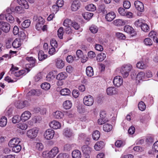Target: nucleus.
<instances>
[{
  "label": "nucleus",
  "mask_w": 158,
  "mask_h": 158,
  "mask_svg": "<svg viewBox=\"0 0 158 158\" xmlns=\"http://www.w3.org/2000/svg\"><path fill=\"white\" fill-rule=\"evenodd\" d=\"M126 21L122 19H118L114 20V24L117 26H121L124 25L126 23Z\"/></svg>",
  "instance_id": "obj_22"
},
{
  "label": "nucleus",
  "mask_w": 158,
  "mask_h": 158,
  "mask_svg": "<svg viewBox=\"0 0 158 158\" xmlns=\"http://www.w3.org/2000/svg\"><path fill=\"white\" fill-rule=\"evenodd\" d=\"M14 11V10L11 8H7L6 10V13L5 14L6 19L8 22L13 23L15 21L14 17L11 15V12Z\"/></svg>",
  "instance_id": "obj_2"
},
{
  "label": "nucleus",
  "mask_w": 158,
  "mask_h": 158,
  "mask_svg": "<svg viewBox=\"0 0 158 158\" xmlns=\"http://www.w3.org/2000/svg\"><path fill=\"white\" fill-rule=\"evenodd\" d=\"M71 91L67 88H65L61 90L60 91V94L64 96H68L70 95Z\"/></svg>",
  "instance_id": "obj_34"
},
{
  "label": "nucleus",
  "mask_w": 158,
  "mask_h": 158,
  "mask_svg": "<svg viewBox=\"0 0 158 158\" xmlns=\"http://www.w3.org/2000/svg\"><path fill=\"white\" fill-rule=\"evenodd\" d=\"M87 10L91 11H94L96 9L95 6L93 4H90L88 5L85 7Z\"/></svg>",
  "instance_id": "obj_32"
},
{
  "label": "nucleus",
  "mask_w": 158,
  "mask_h": 158,
  "mask_svg": "<svg viewBox=\"0 0 158 158\" xmlns=\"http://www.w3.org/2000/svg\"><path fill=\"white\" fill-rule=\"evenodd\" d=\"M138 106L139 110L141 111L144 110L146 107L145 103L143 101H141L139 103Z\"/></svg>",
  "instance_id": "obj_50"
},
{
  "label": "nucleus",
  "mask_w": 158,
  "mask_h": 158,
  "mask_svg": "<svg viewBox=\"0 0 158 158\" xmlns=\"http://www.w3.org/2000/svg\"><path fill=\"white\" fill-rule=\"evenodd\" d=\"M19 37H20V40H25L26 41L27 40V37L26 35L25 34V33L23 32H21L20 34H19Z\"/></svg>",
  "instance_id": "obj_61"
},
{
  "label": "nucleus",
  "mask_w": 158,
  "mask_h": 158,
  "mask_svg": "<svg viewBox=\"0 0 158 158\" xmlns=\"http://www.w3.org/2000/svg\"><path fill=\"white\" fill-rule=\"evenodd\" d=\"M89 30L93 33H96L98 31V28L95 25H92L90 27Z\"/></svg>",
  "instance_id": "obj_56"
},
{
  "label": "nucleus",
  "mask_w": 158,
  "mask_h": 158,
  "mask_svg": "<svg viewBox=\"0 0 158 158\" xmlns=\"http://www.w3.org/2000/svg\"><path fill=\"white\" fill-rule=\"evenodd\" d=\"M36 148L39 150L42 151L44 148L43 144L41 143H37L36 144Z\"/></svg>",
  "instance_id": "obj_62"
},
{
  "label": "nucleus",
  "mask_w": 158,
  "mask_h": 158,
  "mask_svg": "<svg viewBox=\"0 0 158 158\" xmlns=\"http://www.w3.org/2000/svg\"><path fill=\"white\" fill-rule=\"evenodd\" d=\"M134 5L135 8L139 11L143 12L144 10V6L143 3L139 1H135L134 2Z\"/></svg>",
  "instance_id": "obj_13"
},
{
  "label": "nucleus",
  "mask_w": 158,
  "mask_h": 158,
  "mask_svg": "<svg viewBox=\"0 0 158 158\" xmlns=\"http://www.w3.org/2000/svg\"><path fill=\"white\" fill-rule=\"evenodd\" d=\"M18 67L15 66L13 64H12L11 68L8 72V74L10 75L14 74L15 75V73L16 72V71L18 70Z\"/></svg>",
  "instance_id": "obj_37"
},
{
  "label": "nucleus",
  "mask_w": 158,
  "mask_h": 158,
  "mask_svg": "<svg viewBox=\"0 0 158 158\" xmlns=\"http://www.w3.org/2000/svg\"><path fill=\"white\" fill-rule=\"evenodd\" d=\"M50 44L52 47L57 48L58 46V44L56 41L55 39H52L50 40Z\"/></svg>",
  "instance_id": "obj_63"
},
{
  "label": "nucleus",
  "mask_w": 158,
  "mask_h": 158,
  "mask_svg": "<svg viewBox=\"0 0 158 158\" xmlns=\"http://www.w3.org/2000/svg\"><path fill=\"white\" fill-rule=\"evenodd\" d=\"M63 31V28L61 27L59 28L57 31V35L59 38L60 39H63V36L64 33Z\"/></svg>",
  "instance_id": "obj_44"
},
{
  "label": "nucleus",
  "mask_w": 158,
  "mask_h": 158,
  "mask_svg": "<svg viewBox=\"0 0 158 158\" xmlns=\"http://www.w3.org/2000/svg\"><path fill=\"white\" fill-rule=\"evenodd\" d=\"M59 7L56 5H54L52 6V9H51V11L53 13L56 14L59 10Z\"/></svg>",
  "instance_id": "obj_57"
},
{
  "label": "nucleus",
  "mask_w": 158,
  "mask_h": 158,
  "mask_svg": "<svg viewBox=\"0 0 158 158\" xmlns=\"http://www.w3.org/2000/svg\"><path fill=\"white\" fill-rule=\"evenodd\" d=\"M72 156L73 158H81V154L79 150H75L73 151Z\"/></svg>",
  "instance_id": "obj_27"
},
{
  "label": "nucleus",
  "mask_w": 158,
  "mask_h": 158,
  "mask_svg": "<svg viewBox=\"0 0 158 158\" xmlns=\"http://www.w3.org/2000/svg\"><path fill=\"white\" fill-rule=\"evenodd\" d=\"M12 38L8 39L6 41V47L7 48H10L12 46Z\"/></svg>",
  "instance_id": "obj_55"
},
{
  "label": "nucleus",
  "mask_w": 158,
  "mask_h": 158,
  "mask_svg": "<svg viewBox=\"0 0 158 158\" xmlns=\"http://www.w3.org/2000/svg\"><path fill=\"white\" fill-rule=\"evenodd\" d=\"M105 145V143L103 141L97 142L95 144L94 148L96 151H99L104 147Z\"/></svg>",
  "instance_id": "obj_19"
},
{
  "label": "nucleus",
  "mask_w": 158,
  "mask_h": 158,
  "mask_svg": "<svg viewBox=\"0 0 158 158\" xmlns=\"http://www.w3.org/2000/svg\"><path fill=\"white\" fill-rule=\"evenodd\" d=\"M17 2L19 4L23 6L26 9H27L29 7V5L26 0H17Z\"/></svg>",
  "instance_id": "obj_24"
},
{
  "label": "nucleus",
  "mask_w": 158,
  "mask_h": 158,
  "mask_svg": "<svg viewBox=\"0 0 158 158\" xmlns=\"http://www.w3.org/2000/svg\"><path fill=\"white\" fill-rule=\"evenodd\" d=\"M94 102L93 97L90 95L85 96L83 98L84 104L88 106H91L94 103Z\"/></svg>",
  "instance_id": "obj_3"
},
{
  "label": "nucleus",
  "mask_w": 158,
  "mask_h": 158,
  "mask_svg": "<svg viewBox=\"0 0 158 158\" xmlns=\"http://www.w3.org/2000/svg\"><path fill=\"white\" fill-rule=\"evenodd\" d=\"M38 131V130L36 128L31 129L27 131V135L30 138H35L36 136Z\"/></svg>",
  "instance_id": "obj_9"
},
{
  "label": "nucleus",
  "mask_w": 158,
  "mask_h": 158,
  "mask_svg": "<svg viewBox=\"0 0 158 158\" xmlns=\"http://www.w3.org/2000/svg\"><path fill=\"white\" fill-rule=\"evenodd\" d=\"M81 5L80 2L77 0H75L72 2L71 8L72 11H75L78 10Z\"/></svg>",
  "instance_id": "obj_10"
},
{
  "label": "nucleus",
  "mask_w": 158,
  "mask_h": 158,
  "mask_svg": "<svg viewBox=\"0 0 158 158\" xmlns=\"http://www.w3.org/2000/svg\"><path fill=\"white\" fill-rule=\"evenodd\" d=\"M116 15L114 12L111 11L107 14L105 16V19L108 22L112 21L115 17Z\"/></svg>",
  "instance_id": "obj_14"
},
{
  "label": "nucleus",
  "mask_w": 158,
  "mask_h": 158,
  "mask_svg": "<svg viewBox=\"0 0 158 158\" xmlns=\"http://www.w3.org/2000/svg\"><path fill=\"white\" fill-rule=\"evenodd\" d=\"M72 105V103L69 100H66L64 102L63 104L64 107L66 109H69L70 108Z\"/></svg>",
  "instance_id": "obj_28"
},
{
  "label": "nucleus",
  "mask_w": 158,
  "mask_h": 158,
  "mask_svg": "<svg viewBox=\"0 0 158 158\" xmlns=\"http://www.w3.org/2000/svg\"><path fill=\"white\" fill-rule=\"evenodd\" d=\"M20 142V139L18 138H15L11 139L8 143V145L10 147H12L16 143H19Z\"/></svg>",
  "instance_id": "obj_20"
},
{
  "label": "nucleus",
  "mask_w": 158,
  "mask_h": 158,
  "mask_svg": "<svg viewBox=\"0 0 158 158\" xmlns=\"http://www.w3.org/2000/svg\"><path fill=\"white\" fill-rule=\"evenodd\" d=\"M54 134V131L51 129H49L44 132V136L46 139L49 140L53 138Z\"/></svg>",
  "instance_id": "obj_6"
},
{
  "label": "nucleus",
  "mask_w": 158,
  "mask_h": 158,
  "mask_svg": "<svg viewBox=\"0 0 158 158\" xmlns=\"http://www.w3.org/2000/svg\"><path fill=\"white\" fill-rule=\"evenodd\" d=\"M132 66L130 64H124L121 67L120 72L124 78H127L129 75Z\"/></svg>",
  "instance_id": "obj_1"
},
{
  "label": "nucleus",
  "mask_w": 158,
  "mask_h": 158,
  "mask_svg": "<svg viewBox=\"0 0 158 158\" xmlns=\"http://www.w3.org/2000/svg\"><path fill=\"white\" fill-rule=\"evenodd\" d=\"M118 11L121 15L125 16L126 14V11L122 7H120L118 9Z\"/></svg>",
  "instance_id": "obj_60"
},
{
  "label": "nucleus",
  "mask_w": 158,
  "mask_h": 158,
  "mask_svg": "<svg viewBox=\"0 0 158 158\" xmlns=\"http://www.w3.org/2000/svg\"><path fill=\"white\" fill-rule=\"evenodd\" d=\"M21 120V117L16 115L14 116L12 118V122L13 123H19Z\"/></svg>",
  "instance_id": "obj_46"
},
{
  "label": "nucleus",
  "mask_w": 158,
  "mask_h": 158,
  "mask_svg": "<svg viewBox=\"0 0 158 158\" xmlns=\"http://www.w3.org/2000/svg\"><path fill=\"white\" fill-rule=\"evenodd\" d=\"M75 146H76L75 144H66L64 146V150L65 151H69Z\"/></svg>",
  "instance_id": "obj_33"
},
{
  "label": "nucleus",
  "mask_w": 158,
  "mask_h": 158,
  "mask_svg": "<svg viewBox=\"0 0 158 158\" xmlns=\"http://www.w3.org/2000/svg\"><path fill=\"white\" fill-rule=\"evenodd\" d=\"M125 145V143L121 140H117L115 143V145L118 148L121 147Z\"/></svg>",
  "instance_id": "obj_53"
},
{
  "label": "nucleus",
  "mask_w": 158,
  "mask_h": 158,
  "mask_svg": "<svg viewBox=\"0 0 158 158\" xmlns=\"http://www.w3.org/2000/svg\"><path fill=\"white\" fill-rule=\"evenodd\" d=\"M100 133L98 131L96 130L94 131L92 134V137L95 140H98L100 137Z\"/></svg>",
  "instance_id": "obj_35"
},
{
  "label": "nucleus",
  "mask_w": 158,
  "mask_h": 158,
  "mask_svg": "<svg viewBox=\"0 0 158 158\" xmlns=\"http://www.w3.org/2000/svg\"><path fill=\"white\" fill-rule=\"evenodd\" d=\"M38 56L40 61H43L47 58L48 55L46 54H45L43 51L40 50L38 53Z\"/></svg>",
  "instance_id": "obj_21"
},
{
  "label": "nucleus",
  "mask_w": 158,
  "mask_h": 158,
  "mask_svg": "<svg viewBox=\"0 0 158 158\" xmlns=\"http://www.w3.org/2000/svg\"><path fill=\"white\" fill-rule=\"evenodd\" d=\"M78 111L81 113H84L88 112L87 109H85V106H78L77 107Z\"/></svg>",
  "instance_id": "obj_41"
},
{
  "label": "nucleus",
  "mask_w": 158,
  "mask_h": 158,
  "mask_svg": "<svg viewBox=\"0 0 158 158\" xmlns=\"http://www.w3.org/2000/svg\"><path fill=\"white\" fill-rule=\"evenodd\" d=\"M67 74L65 72H62L58 74L56 76V79L59 80L65 79L67 77Z\"/></svg>",
  "instance_id": "obj_26"
},
{
  "label": "nucleus",
  "mask_w": 158,
  "mask_h": 158,
  "mask_svg": "<svg viewBox=\"0 0 158 158\" xmlns=\"http://www.w3.org/2000/svg\"><path fill=\"white\" fill-rule=\"evenodd\" d=\"M30 21L29 20L27 19L24 21L22 23V27L26 28L28 27L30 25Z\"/></svg>",
  "instance_id": "obj_45"
},
{
  "label": "nucleus",
  "mask_w": 158,
  "mask_h": 158,
  "mask_svg": "<svg viewBox=\"0 0 158 158\" xmlns=\"http://www.w3.org/2000/svg\"><path fill=\"white\" fill-rule=\"evenodd\" d=\"M0 28L5 33L8 32L10 29V25L8 23L3 21L0 22Z\"/></svg>",
  "instance_id": "obj_4"
},
{
  "label": "nucleus",
  "mask_w": 158,
  "mask_h": 158,
  "mask_svg": "<svg viewBox=\"0 0 158 158\" xmlns=\"http://www.w3.org/2000/svg\"><path fill=\"white\" fill-rule=\"evenodd\" d=\"M107 94L109 95H112L117 93V89L114 87H110L107 89Z\"/></svg>",
  "instance_id": "obj_16"
},
{
  "label": "nucleus",
  "mask_w": 158,
  "mask_h": 158,
  "mask_svg": "<svg viewBox=\"0 0 158 158\" xmlns=\"http://www.w3.org/2000/svg\"><path fill=\"white\" fill-rule=\"evenodd\" d=\"M144 43L147 46H151L152 44V40L149 38H145L144 40Z\"/></svg>",
  "instance_id": "obj_54"
},
{
  "label": "nucleus",
  "mask_w": 158,
  "mask_h": 158,
  "mask_svg": "<svg viewBox=\"0 0 158 158\" xmlns=\"http://www.w3.org/2000/svg\"><path fill=\"white\" fill-rule=\"evenodd\" d=\"M21 45V43L20 39L17 38L15 39L12 43V46L15 48H19Z\"/></svg>",
  "instance_id": "obj_23"
},
{
  "label": "nucleus",
  "mask_w": 158,
  "mask_h": 158,
  "mask_svg": "<svg viewBox=\"0 0 158 158\" xmlns=\"http://www.w3.org/2000/svg\"><path fill=\"white\" fill-rule=\"evenodd\" d=\"M31 114L29 111L24 112L21 115V118L22 121H25L28 120L31 117Z\"/></svg>",
  "instance_id": "obj_15"
},
{
  "label": "nucleus",
  "mask_w": 158,
  "mask_h": 158,
  "mask_svg": "<svg viewBox=\"0 0 158 158\" xmlns=\"http://www.w3.org/2000/svg\"><path fill=\"white\" fill-rule=\"evenodd\" d=\"M35 18L36 20L37 23H39L41 24H44V20L41 17L39 16L38 17H35L34 19H35Z\"/></svg>",
  "instance_id": "obj_58"
},
{
  "label": "nucleus",
  "mask_w": 158,
  "mask_h": 158,
  "mask_svg": "<svg viewBox=\"0 0 158 158\" xmlns=\"http://www.w3.org/2000/svg\"><path fill=\"white\" fill-rule=\"evenodd\" d=\"M136 66L139 69H146L147 66L144 64L143 61H139L137 63Z\"/></svg>",
  "instance_id": "obj_38"
},
{
  "label": "nucleus",
  "mask_w": 158,
  "mask_h": 158,
  "mask_svg": "<svg viewBox=\"0 0 158 158\" xmlns=\"http://www.w3.org/2000/svg\"><path fill=\"white\" fill-rule=\"evenodd\" d=\"M106 6L104 4L100 5L98 6V11L100 12H102L103 14H106L107 13L106 10Z\"/></svg>",
  "instance_id": "obj_42"
},
{
  "label": "nucleus",
  "mask_w": 158,
  "mask_h": 158,
  "mask_svg": "<svg viewBox=\"0 0 158 158\" xmlns=\"http://www.w3.org/2000/svg\"><path fill=\"white\" fill-rule=\"evenodd\" d=\"M44 24L40 23H37L35 25V28L38 31L40 30L41 29H42L43 30H44L45 27H46V25H44L42 26Z\"/></svg>",
  "instance_id": "obj_51"
},
{
  "label": "nucleus",
  "mask_w": 158,
  "mask_h": 158,
  "mask_svg": "<svg viewBox=\"0 0 158 158\" xmlns=\"http://www.w3.org/2000/svg\"><path fill=\"white\" fill-rule=\"evenodd\" d=\"M124 30L127 33L130 34L132 36H133L136 35L134 29L129 25L125 26L124 27Z\"/></svg>",
  "instance_id": "obj_12"
},
{
  "label": "nucleus",
  "mask_w": 158,
  "mask_h": 158,
  "mask_svg": "<svg viewBox=\"0 0 158 158\" xmlns=\"http://www.w3.org/2000/svg\"><path fill=\"white\" fill-rule=\"evenodd\" d=\"M56 66L59 69H62L64 66V62L60 58H58L55 60Z\"/></svg>",
  "instance_id": "obj_17"
},
{
  "label": "nucleus",
  "mask_w": 158,
  "mask_h": 158,
  "mask_svg": "<svg viewBox=\"0 0 158 158\" xmlns=\"http://www.w3.org/2000/svg\"><path fill=\"white\" fill-rule=\"evenodd\" d=\"M145 77V73L143 72H141L139 73L137 75V79L139 80H143L144 79Z\"/></svg>",
  "instance_id": "obj_47"
},
{
  "label": "nucleus",
  "mask_w": 158,
  "mask_h": 158,
  "mask_svg": "<svg viewBox=\"0 0 158 158\" xmlns=\"http://www.w3.org/2000/svg\"><path fill=\"white\" fill-rule=\"evenodd\" d=\"M106 58V54L102 52L98 54L97 57V60L99 61H102Z\"/></svg>",
  "instance_id": "obj_40"
},
{
  "label": "nucleus",
  "mask_w": 158,
  "mask_h": 158,
  "mask_svg": "<svg viewBox=\"0 0 158 158\" xmlns=\"http://www.w3.org/2000/svg\"><path fill=\"white\" fill-rule=\"evenodd\" d=\"M63 134L65 137L69 138L72 135L73 133L70 129L67 128L64 129Z\"/></svg>",
  "instance_id": "obj_29"
},
{
  "label": "nucleus",
  "mask_w": 158,
  "mask_h": 158,
  "mask_svg": "<svg viewBox=\"0 0 158 158\" xmlns=\"http://www.w3.org/2000/svg\"><path fill=\"white\" fill-rule=\"evenodd\" d=\"M53 114L54 117L56 119H61L62 118L64 117L63 113L59 111H56Z\"/></svg>",
  "instance_id": "obj_30"
},
{
  "label": "nucleus",
  "mask_w": 158,
  "mask_h": 158,
  "mask_svg": "<svg viewBox=\"0 0 158 158\" xmlns=\"http://www.w3.org/2000/svg\"><path fill=\"white\" fill-rule=\"evenodd\" d=\"M112 129V126L110 124H105L103 126V129L106 132L110 131Z\"/></svg>",
  "instance_id": "obj_36"
},
{
  "label": "nucleus",
  "mask_w": 158,
  "mask_h": 158,
  "mask_svg": "<svg viewBox=\"0 0 158 158\" xmlns=\"http://www.w3.org/2000/svg\"><path fill=\"white\" fill-rule=\"evenodd\" d=\"M72 21L68 19H65L63 23V25L66 27H70L69 25H71Z\"/></svg>",
  "instance_id": "obj_48"
},
{
  "label": "nucleus",
  "mask_w": 158,
  "mask_h": 158,
  "mask_svg": "<svg viewBox=\"0 0 158 158\" xmlns=\"http://www.w3.org/2000/svg\"><path fill=\"white\" fill-rule=\"evenodd\" d=\"M86 75L89 77H91L94 75V70L93 68L90 66L87 67L86 69Z\"/></svg>",
  "instance_id": "obj_25"
},
{
  "label": "nucleus",
  "mask_w": 158,
  "mask_h": 158,
  "mask_svg": "<svg viewBox=\"0 0 158 158\" xmlns=\"http://www.w3.org/2000/svg\"><path fill=\"white\" fill-rule=\"evenodd\" d=\"M49 126L53 129H57L60 127L61 124L59 122L56 120H53L50 123Z\"/></svg>",
  "instance_id": "obj_18"
},
{
  "label": "nucleus",
  "mask_w": 158,
  "mask_h": 158,
  "mask_svg": "<svg viewBox=\"0 0 158 158\" xmlns=\"http://www.w3.org/2000/svg\"><path fill=\"white\" fill-rule=\"evenodd\" d=\"M30 105V103L27 100L18 101L15 103V106L18 108L22 109Z\"/></svg>",
  "instance_id": "obj_7"
},
{
  "label": "nucleus",
  "mask_w": 158,
  "mask_h": 158,
  "mask_svg": "<svg viewBox=\"0 0 158 158\" xmlns=\"http://www.w3.org/2000/svg\"><path fill=\"white\" fill-rule=\"evenodd\" d=\"M17 127L22 130H25L27 127V125L24 123H20L17 124Z\"/></svg>",
  "instance_id": "obj_43"
},
{
  "label": "nucleus",
  "mask_w": 158,
  "mask_h": 158,
  "mask_svg": "<svg viewBox=\"0 0 158 158\" xmlns=\"http://www.w3.org/2000/svg\"><path fill=\"white\" fill-rule=\"evenodd\" d=\"M7 123L6 118L5 116H2L0 119V126L3 127L5 126Z\"/></svg>",
  "instance_id": "obj_39"
},
{
  "label": "nucleus",
  "mask_w": 158,
  "mask_h": 158,
  "mask_svg": "<svg viewBox=\"0 0 158 158\" xmlns=\"http://www.w3.org/2000/svg\"><path fill=\"white\" fill-rule=\"evenodd\" d=\"M113 83L115 86L119 87L123 83L122 78L120 76H116L113 80Z\"/></svg>",
  "instance_id": "obj_11"
},
{
  "label": "nucleus",
  "mask_w": 158,
  "mask_h": 158,
  "mask_svg": "<svg viewBox=\"0 0 158 158\" xmlns=\"http://www.w3.org/2000/svg\"><path fill=\"white\" fill-rule=\"evenodd\" d=\"M81 150L85 158H89L92 148L88 145H84L81 147Z\"/></svg>",
  "instance_id": "obj_5"
},
{
  "label": "nucleus",
  "mask_w": 158,
  "mask_h": 158,
  "mask_svg": "<svg viewBox=\"0 0 158 158\" xmlns=\"http://www.w3.org/2000/svg\"><path fill=\"white\" fill-rule=\"evenodd\" d=\"M41 87L42 89L45 90H48L50 88V85L48 83L44 82L41 85Z\"/></svg>",
  "instance_id": "obj_49"
},
{
  "label": "nucleus",
  "mask_w": 158,
  "mask_h": 158,
  "mask_svg": "<svg viewBox=\"0 0 158 158\" xmlns=\"http://www.w3.org/2000/svg\"><path fill=\"white\" fill-rule=\"evenodd\" d=\"M57 158H69V155L65 153H60L57 156Z\"/></svg>",
  "instance_id": "obj_64"
},
{
  "label": "nucleus",
  "mask_w": 158,
  "mask_h": 158,
  "mask_svg": "<svg viewBox=\"0 0 158 158\" xmlns=\"http://www.w3.org/2000/svg\"><path fill=\"white\" fill-rule=\"evenodd\" d=\"M141 29L143 31L147 32L149 31V27L147 24L142 23Z\"/></svg>",
  "instance_id": "obj_52"
},
{
  "label": "nucleus",
  "mask_w": 158,
  "mask_h": 158,
  "mask_svg": "<svg viewBox=\"0 0 158 158\" xmlns=\"http://www.w3.org/2000/svg\"><path fill=\"white\" fill-rule=\"evenodd\" d=\"M21 149V145H17L15 147L12 148V150L13 151L16 152H19Z\"/></svg>",
  "instance_id": "obj_59"
},
{
  "label": "nucleus",
  "mask_w": 158,
  "mask_h": 158,
  "mask_svg": "<svg viewBox=\"0 0 158 158\" xmlns=\"http://www.w3.org/2000/svg\"><path fill=\"white\" fill-rule=\"evenodd\" d=\"M93 13L89 12H85L82 14V16L83 18L86 20H89L93 16Z\"/></svg>",
  "instance_id": "obj_31"
},
{
  "label": "nucleus",
  "mask_w": 158,
  "mask_h": 158,
  "mask_svg": "<svg viewBox=\"0 0 158 158\" xmlns=\"http://www.w3.org/2000/svg\"><path fill=\"white\" fill-rule=\"evenodd\" d=\"M59 152L58 148L56 147H55L48 152V156L50 158H53L56 156Z\"/></svg>",
  "instance_id": "obj_8"
}]
</instances>
